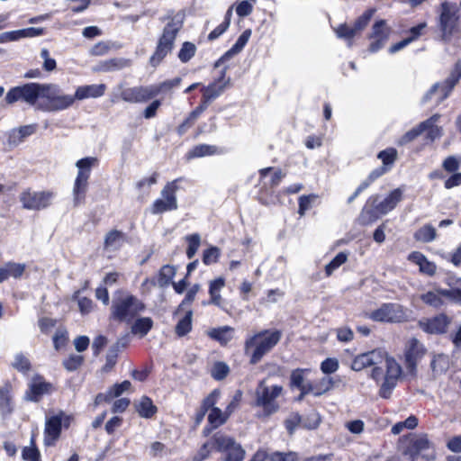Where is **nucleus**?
Wrapping results in <instances>:
<instances>
[{"mask_svg": "<svg viewBox=\"0 0 461 461\" xmlns=\"http://www.w3.org/2000/svg\"><path fill=\"white\" fill-rule=\"evenodd\" d=\"M84 357L80 355H70L64 362L65 368L68 371L77 370L83 363Z\"/></svg>", "mask_w": 461, "mask_h": 461, "instance_id": "obj_63", "label": "nucleus"}, {"mask_svg": "<svg viewBox=\"0 0 461 461\" xmlns=\"http://www.w3.org/2000/svg\"><path fill=\"white\" fill-rule=\"evenodd\" d=\"M192 315L191 310H188L185 316L180 319L176 326V332L178 336L182 337L186 335L192 329Z\"/></svg>", "mask_w": 461, "mask_h": 461, "instance_id": "obj_44", "label": "nucleus"}, {"mask_svg": "<svg viewBox=\"0 0 461 461\" xmlns=\"http://www.w3.org/2000/svg\"><path fill=\"white\" fill-rule=\"evenodd\" d=\"M348 259V255L344 252L339 253L326 267L325 273L330 276L336 269L343 265Z\"/></svg>", "mask_w": 461, "mask_h": 461, "instance_id": "obj_53", "label": "nucleus"}, {"mask_svg": "<svg viewBox=\"0 0 461 461\" xmlns=\"http://www.w3.org/2000/svg\"><path fill=\"white\" fill-rule=\"evenodd\" d=\"M181 83V77H176L173 79L163 81L157 85H150L152 88V92L154 93V97L157 96L160 93L170 91L171 89L178 86Z\"/></svg>", "mask_w": 461, "mask_h": 461, "instance_id": "obj_43", "label": "nucleus"}, {"mask_svg": "<svg viewBox=\"0 0 461 461\" xmlns=\"http://www.w3.org/2000/svg\"><path fill=\"white\" fill-rule=\"evenodd\" d=\"M461 166V155L448 156L442 163V167L448 173H456Z\"/></svg>", "mask_w": 461, "mask_h": 461, "instance_id": "obj_51", "label": "nucleus"}, {"mask_svg": "<svg viewBox=\"0 0 461 461\" xmlns=\"http://www.w3.org/2000/svg\"><path fill=\"white\" fill-rule=\"evenodd\" d=\"M321 423V417L319 413L312 411L309 413L303 420H302V426L308 429H316Z\"/></svg>", "mask_w": 461, "mask_h": 461, "instance_id": "obj_59", "label": "nucleus"}, {"mask_svg": "<svg viewBox=\"0 0 461 461\" xmlns=\"http://www.w3.org/2000/svg\"><path fill=\"white\" fill-rule=\"evenodd\" d=\"M124 234L117 230L109 231L104 239V249L106 251H115L124 243Z\"/></svg>", "mask_w": 461, "mask_h": 461, "instance_id": "obj_32", "label": "nucleus"}, {"mask_svg": "<svg viewBox=\"0 0 461 461\" xmlns=\"http://www.w3.org/2000/svg\"><path fill=\"white\" fill-rule=\"evenodd\" d=\"M317 198L316 194L302 195L299 198V210L298 213L303 216L305 212L311 209L312 203Z\"/></svg>", "mask_w": 461, "mask_h": 461, "instance_id": "obj_58", "label": "nucleus"}, {"mask_svg": "<svg viewBox=\"0 0 461 461\" xmlns=\"http://www.w3.org/2000/svg\"><path fill=\"white\" fill-rule=\"evenodd\" d=\"M176 275V268L172 266H163L159 271V283L161 285H167Z\"/></svg>", "mask_w": 461, "mask_h": 461, "instance_id": "obj_57", "label": "nucleus"}, {"mask_svg": "<svg viewBox=\"0 0 461 461\" xmlns=\"http://www.w3.org/2000/svg\"><path fill=\"white\" fill-rule=\"evenodd\" d=\"M14 411L13 387L10 383L0 386V411L3 416L9 415Z\"/></svg>", "mask_w": 461, "mask_h": 461, "instance_id": "obj_27", "label": "nucleus"}, {"mask_svg": "<svg viewBox=\"0 0 461 461\" xmlns=\"http://www.w3.org/2000/svg\"><path fill=\"white\" fill-rule=\"evenodd\" d=\"M430 365L435 375H441L449 368L450 362L447 355L438 354L434 356Z\"/></svg>", "mask_w": 461, "mask_h": 461, "instance_id": "obj_42", "label": "nucleus"}, {"mask_svg": "<svg viewBox=\"0 0 461 461\" xmlns=\"http://www.w3.org/2000/svg\"><path fill=\"white\" fill-rule=\"evenodd\" d=\"M370 366H373L371 378L380 383L379 395L389 398L402 375L401 366L380 348L357 356L351 364V368L355 371Z\"/></svg>", "mask_w": 461, "mask_h": 461, "instance_id": "obj_1", "label": "nucleus"}, {"mask_svg": "<svg viewBox=\"0 0 461 461\" xmlns=\"http://www.w3.org/2000/svg\"><path fill=\"white\" fill-rule=\"evenodd\" d=\"M75 95H65L59 86L56 84H43L41 100L39 101L38 110L43 112H57L71 107Z\"/></svg>", "mask_w": 461, "mask_h": 461, "instance_id": "obj_7", "label": "nucleus"}, {"mask_svg": "<svg viewBox=\"0 0 461 461\" xmlns=\"http://www.w3.org/2000/svg\"><path fill=\"white\" fill-rule=\"evenodd\" d=\"M26 266L22 263L16 262H7L2 267H0V283L7 280L10 277L19 278L21 277L24 271Z\"/></svg>", "mask_w": 461, "mask_h": 461, "instance_id": "obj_30", "label": "nucleus"}, {"mask_svg": "<svg viewBox=\"0 0 461 461\" xmlns=\"http://www.w3.org/2000/svg\"><path fill=\"white\" fill-rule=\"evenodd\" d=\"M97 163L98 159L95 157H86L77 161L76 167H77V175L72 190L75 206L85 202L91 170L93 167L97 165Z\"/></svg>", "mask_w": 461, "mask_h": 461, "instance_id": "obj_8", "label": "nucleus"}, {"mask_svg": "<svg viewBox=\"0 0 461 461\" xmlns=\"http://www.w3.org/2000/svg\"><path fill=\"white\" fill-rule=\"evenodd\" d=\"M333 386V380L330 377L324 376L321 379L308 383L306 388L303 389V393H312L314 396H321L325 393L329 392Z\"/></svg>", "mask_w": 461, "mask_h": 461, "instance_id": "obj_29", "label": "nucleus"}, {"mask_svg": "<svg viewBox=\"0 0 461 461\" xmlns=\"http://www.w3.org/2000/svg\"><path fill=\"white\" fill-rule=\"evenodd\" d=\"M225 75L226 71L222 70L219 78L215 79L207 86L202 87V103L205 104L207 107L210 103L219 97L230 85V78H227Z\"/></svg>", "mask_w": 461, "mask_h": 461, "instance_id": "obj_19", "label": "nucleus"}, {"mask_svg": "<svg viewBox=\"0 0 461 461\" xmlns=\"http://www.w3.org/2000/svg\"><path fill=\"white\" fill-rule=\"evenodd\" d=\"M439 117V114H434L423 122H428V124L423 128V132H427V138L431 141L435 140L442 135V128L437 125Z\"/></svg>", "mask_w": 461, "mask_h": 461, "instance_id": "obj_35", "label": "nucleus"}, {"mask_svg": "<svg viewBox=\"0 0 461 461\" xmlns=\"http://www.w3.org/2000/svg\"><path fill=\"white\" fill-rule=\"evenodd\" d=\"M70 420L71 416L62 411L53 415H47L44 429V444L46 446L54 445L60 436L62 426L68 427Z\"/></svg>", "mask_w": 461, "mask_h": 461, "instance_id": "obj_13", "label": "nucleus"}, {"mask_svg": "<svg viewBox=\"0 0 461 461\" xmlns=\"http://www.w3.org/2000/svg\"><path fill=\"white\" fill-rule=\"evenodd\" d=\"M220 255L221 251L217 247H211L203 251V262L207 266L212 265L217 262Z\"/></svg>", "mask_w": 461, "mask_h": 461, "instance_id": "obj_60", "label": "nucleus"}, {"mask_svg": "<svg viewBox=\"0 0 461 461\" xmlns=\"http://www.w3.org/2000/svg\"><path fill=\"white\" fill-rule=\"evenodd\" d=\"M214 447L219 452H226L224 461H242L246 452L240 444L231 437L217 433L212 438Z\"/></svg>", "mask_w": 461, "mask_h": 461, "instance_id": "obj_14", "label": "nucleus"}, {"mask_svg": "<svg viewBox=\"0 0 461 461\" xmlns=\"http://www.w3.org/2000/svg\"><path fill=\"white\" fill-rule=\"evenodd\" d=\"M377 157L382 160L383 167H387L394 163L397 157V151L393 148L386 149L380 151Z\"/></svg>", "mask_w": 461, "mask_h": 461, "instance_id": "obj_54", "label": "nucleus"}, {"mask_svg": "<svg viewBox=\"0 0 461 461\" xmlns=\"http://www.w3.org/2000/svg\"><path fill=\"white\" fill-rule=\"evenodd\" d=\"M177 179L168 182L161 190L160 197L156 199L150 206L152 214H161L166 212L176 211L178 208L176 192L178 190Z\"/></svg>", "mask_w": 461, "mask_h": 461, "instance_id": "obj_10", "label": "nucleus"}, {"mask_svg": "<svg viewBox=\"0 0 461 461\" xmlns=\"http://www.w3.org/2000/svg\"><path fill=\"white\" fill-rule=\"evenodd\" d=\"M408 259L419 266L420 272L428 276H433L436 273V265L428 260V258L420 252L414 251L408 256Z\"/></svg>", "mask_w": 461, "mask_h": 461, "instance_id": "obj_28", "label": "nucleus"}, {"mask_svg": "<svg viewBox=\"0 0 461 461\" xmlns=\"http://www.w3.org/2000/svg\"><path fill=\"white\" fill-rule=\"evenodd\" d=\"M405 454L410 456L411 461H419L420 458L430 461L435 458V447L429 440L427 435H420L413 438Z\"/></svg>", "mask_w": 461, "mask_h": 461, "instance_id": "obj_16", "label": "nucleus"}, {"mask_svg": "<svg viewBox=\"0 0 461 461\" xmlns=\"http://www.w3.org/2000/svg\"><path fill=\"white\" fill-rule=\"evenodd\" d=\"M333 30L339 39L344 40L347 42L348 47L353 45V39L357 34L353 26L341 23Z\"/></svg>", "mask_w": 461, "mask_h": 461, "instance_id": "obj_37", "label": "nucleus"}, {"mask_svg": "<svg viewBox=\"0 0 461 461\" xmlns=\"http://www.w3.org/2000/svg\"><path fill=\"white\" fill-rule=\"evenodd\" d=\"M138 413L142 418H151L157 412V407L150 398L143 396L136 405Z\"/></svg>", "mask_w": 461, "mask_h": 461, "instance_id": "obj_38", "label": "nucleus"}, {"mask_svg": "<svg viewBox=\"0 0 461 461\" xmlns=\"http://www.w3.org/2000/svg\"><path fill=\"white\" fill-rule=\"evenodd\" d=\"M220 396V392L217 390L212 391L203 402L202 404V417H203L208 410L216 408L214 405Z\"/></svg>", "mask_w": 461, "mask_h": 461, "instance_id": "obj_56", "label": "nucleus"}, {"mask_svg": "<svg viewBox=\"0 0 461 461\" xmlns=\"http://www.w3.org/2000/svg\"><path fill=\"white\" fill-rule=\"evenodd\" d=\"M459 8L456 4L444 2L441 4L439 26L444 40H447L457 29Z\"/></svg>", "mask_w": 461, "mask_h": 461, "instance_id": "obj_15", "label": "nucleus"}, {"mask_svg": "<svg viewBox=\"0 0 461 461\" xmlns=\"http://www.w3.org/2000/svg\"><path fill=\"white\" fill-rule=\"evenodd\" d=\"M310 369L297 368L291 374V385L300 389V391H302V394H304L303 389L308 385V383L304 384L303 381L305 373H308Z\"/></svg>", "mask_w": 461, "mask_h": 461, "instance_id": "obj_46", "label": "nucleus"}, {"mask_svg": "<svg viewBox=\"0 0 461 461\" xmlns=\"http://www.w3.org/2000/svg\"><path fill=\"white\" fill-rule=\"evenodd\" d=\"M268 174H271L269 182L264 183V185H268L270 187L277 186L285 176L281 169L274 167H265L259 170L260 179L263 180L268 176Z\"/></svg>", "mask_w": 461, "mask_h": 461, "instance_id": "obj_36", "label": "nucleus"}, {"mask_svg": "<svg viewBox=\"0 0 461 461\" xmlns=\"http://www.w3.org/2000/svg\"><path fill=\"white\" fill-rule=\"evenodd\" d=\"M12 365L17 371L23 374H26L31 369L30 360L22 353L15 355Z\"/></svg>", "mask_w": 461, "mask_h": 461, "instance_id": "obj_52", "label": "nucleus"}, {"mask_svg": "<svg viewBox=\"0 0 461 461\" xmlns=\"http://www.w3.org/2000/svg\"><path fill=\"white\" fill-rule=\"evenodd\" d=\"M404 188L393 189L383 201L377 203L378 196H371L367 203L373 209L364 208L361 212V219L364 223L375 221L380 215H385L393 211L403 198Z\"/></svg>", "mask_w": 461, "mask_h": 461, "instance_id": "obj_6", "label": "nucleus"}, {"mask_svg": "<svg viewBox=\"0 0 461 461\" xmlns=\"http://www.w3.org/2000/svg\"><path fill=\"white\" fill-rule=\"evenodd\" d=\"M375 12V9L370 8L367 9L363 13L362 15H360L354 23L353 27L354 30L357 32V33H359L362 32L369 23L371 18L373 17L374 14Z\"/></svg>", "mask_w": 461, "mask_h": 461, "instance_id": "obj_48", "label": "nucleus"}, {"mask_svg": "<svg viewBox=\"0 0 461 461\" xmlns=\"http://www.w3.org/2000/svg\"><path fill=\"white\" fill-rule=\"evenodd\" d=\"M221 153L220 149L214 145L199 144L194 146L187 153L188 158H203L205 156H212Z\"/></svg>", "mask_w": 461, "mask_h": 461, "instance_id": "obj_34", "label": "nucleus"}, {"mask_svg": "<svg viewBox=\"0 0 461 461\" xmlns=\"http://www.w3.org/2000/svg\"><path fill=\"white\" fill-rule=\"evenodd\" d=\"M450 319L445 314H438L432 318H423L419 321L420 328L429 334H442L447 331Z\"/></svg>", "mask_w": 461, "mask_h": 461, "instance_id": "obj_21", "label": "nucleus"}, {"mask_svg": "<svg viewBox=\"0 0 461 461\" xmlns=\"http://www.w3.org/2000/svg\"><path fill=\"white\" fill-rule=\"evenodd\" d=\"M420 299L426 304L438 308L443 305L446 301H453V288L429 291L421 294Z\"/></svg>", "mask_w": 461, "mask_h": 461, "instance_id": "obj_23", "label": "nucleus"}, {"mask_svg": "<svg viewBox=\"0 0 461 461\" xmlns=\"http://www.w3.org/2000/svg\"><path fill=\"white\" fill-rule=\"evenodd\" d=\"M281 336L279 330H266L248 339L245 342V351L250 355V363H258L279 342Z\"/></svg>", "mask_w": 461, "mask_h": 461, "instance_id": "obj_3", "label": "nucleus"}, {"mask_svg": "<svg viewBox=\"0 0 461 461\" xmlns=\"http://www.w3.org/2000/svg\"><path fill=\"white\" fill-rule=\"evenodd\" d=\"M225 285V280L223 277H218L210 282L209 294L211 296V303L215 305H220L221 302V290Z\"/></svg>", "mask_w": 461, "mask_h": 461, "instance_id": "obj_40", "label": "nucleus"}, {"mask_svg": "<svg viewBox=\"0 0 461 461\" xmlns=\"http://www.w3.org/2000/svg\"><path fill=\"white\" fill-rule=\"evenodd\" d=\"M234 329L230 326L212 329L208 335L212 339L219 341L221 345L227 344L233 338Z\"/></svg>", "mask_w": 461, "mask_h": 461, "instance_id": "obj_33", "label": "nucleus"}, {"mask_svg": "<svg viewBox=\"0 0 461 461\" xmlns=\"http://www.w3.org/2000/svg\"><path fill=\"white\" fill-rule=\"evenodd\" d=\"M428 124V122H420L418 126L412 128L408 131L405 134H403L398 140V145L403 146L413 140H415L419 135L423 132V128Z\"/></svg>", "mask_w": 461, "mask_h": 461, "instance_id": "obj_47", "label": "nucleus"}, {"mask_svg": "<svg viewBox=\"0 0 461 461\" xmlns=\"http://www.w3.org/2000/svg\"><path fill=\"white\" fill-rule=\"evenodd\" d=\"M55 197L56 193L51 190L33 191L27 189L21 193L19 199L24 209L41 211L50 206Z\"/></svg>", "mask_w": 461, "mask_h": 461, "instance_id": "obj_11", "label": "nucleus"}, {"mask_svg": "<svg viewBox=\"0 0 461 461\" xmlns=\"http://www.w3.org/2000/svg\"><path fill=\"white\" fill-rule=\"evenodd\" d=\"M185 240L188 243V247L186 249V256L189 259L193 258L196 254L200 244H201V237L198 233H194L185 237Z\"/></svg>", "mask_w": 461, "mask_h": 461, "instance_id": "obj_49", "label": "nucleus"}, {"mask_svg": "<svg viewBox=\"0 0 461 461\" xmlns=\"http://www.w3.org/2000/svg\"><path fill=\"white\" fill-rule=\"evenodd\" d=\"M436 237H437L436 229L430 224H426V225L420 227L414 233V239L417 241H420L423 243L431 242L436 239Z\"/></svg>", "mask_w": 461, "mask_h": 461, "instance_id": "obj_41", "label": "nucleus"}, {"mask_svg": "<svg viewBox=\"0 0 461 461\" xmlns=\"http://www.w3.org/2000/svg\"><path fill=\"white\" fill-rule=\"evenodd\" d=\"M55 391L52 384L47 382L42 376L35 375L29 383L24 398L30 402H39L44 395H50Z\"/></svg>", "mask_w": 461, "mask_h": 461, "instance_id": "obj_18", "label": "nucleus"}, {"mask_svg": "<svg viewBox=\"0 0 461 461\" xmlns=\"http://www.w3.org/2000/svg\"><path fill=\"white\" fill-rule=\"evenodd\" d=\"M36 124H29L13 129L8 134L9 145L14 147L18 146L23 142L27 137L32 135L36 131Z\"/></svg>", "mask_w": 461, "mask_h": 461, "instance_id": "obj_26", "label": "nucleus"}, {"mask_svg": "<svg viewBox=\"0 0 461 461\" xmlns=\"http://www.w3.org/2000/svg\"><path fill=\"white\" fill-rule=\"evenodd\" d=\"M424 351L423 345L418 339H411L408 342L404 356L409 369L415 368L417 361L423 356Z\"/></svg>", "mask_w": 461, "mask_h": 461, "instance_id": "obj_24", "label": "nucleus"}, {"mask_svg": "<svg viewBox=\"0 0 461 461\" xmlns=\"http://www.w3.org/2000/svg\"><path fill=\"white\" fill-rule=\"evenodd\" d=\"M366 317L379 322H402L407 320L406 309L398 303H384L376 310L366 313Z\"/></svg>", "mask_w": 461, "mask_h": 461, "instance_id": "obj_12", "label": "nucleus"}, {"mask_svg": "<svg viewBox=\"0 0 461 461\" xmlns=\"http://www.w3.org/2000/svg\"><path fill=\"white\" fill-rule=\"evenodd\" d=\"M300 424H302V417L298 413L291 414L285 421V426L291 435Z\"/></svg>", "mask_w": 461, "mask_h": 461, "instance_id": "obj_64", "label": "nucleus"}, {"mask_svg": "<svg viewBox=\"0 0 461 461\" xmlns=\"http://www.w3.org/2000/svg\"><path fill=\"white\" fill-rule=\"evenodd\" d=\"M230 16H231V9L230 8L225 15V20L219 24L213 31H212L208 35L209 41H214L217 38H219L230 26Z\"/></svg>", "mask_w": 461, "mask_h": 461, "instance_id": "obj_50", "label": "nucleus"}, {"mask_svg": "<svg viewBox=\"0 0 461 461\" xmlns=\"http://www.w3.org/2000/svg\"><path fill=\"white\" fill-rule=\"evenodd\" d=\"M270 461H297L298 456L295 452H279L276 451L268 456Z\"/></svg>", "mask_w": 461, "mask_h": 461, "instance_id": "obj_61", "label": "nucleus"}, {"mask_svg": "<svg viewBox=\"0 0 461 461\" xmlns=\"http://www.w3.org/2000/svg\"><path fill=\"white\" fill-rule=\"evenodd\" d=\"M228 420V417L224 411L220 408H212L208 414V421L212 428H218L224 424Z\"/></svg>", "mask_w": 461, "mask_h": 461, "instance_id": "obj_45", "label": "nucleus"}, {"mask_svg": "<svg viewBox=\"0 0 461 461\" xmlns=\"http://www.w3.org/2000/svg\"><path fill=\"white\" fill-rule=\"evenodd\" d=\"M229 373V366L223 362H217L212 368V376L216 380H221Z\"/></svg>", "mask_w": 461, "mask_h": 461, "instance_id": "obj_62", "label": "nucleus"}, {"mask_svg": "<svg viewBox=\"0 0 461 461\" xmlns=\"http://www.w3.org/2000/svg\"><path fill=\"white\" fill-rule=\"evenodd\" d=\"M284 395V387L280 384H268L267 381L258 382L255 390V405L262 409L261 417H269L280 408L279 398Z\"/></svg>", "mask_w": 461, "mask_h": 461, "instance_id": "obj_5", "label": "nucleus"}, {"mask_svg": "<svg viewBox=\"0 0 461 461\" xmlns=\"http://www.w3.org/2000/svg\"><path fill=\"white\" fill-rule=\"evenodd\" d=\"M167 18L169 19V22L165 26L163 33L159 38L156 51L149 59V62L153 67H157L172 50L176 34L183 25L184 16L181 14L173 15V13L171 12L168 14Z\"/></svg>", "mask_w": 461, "mask_h": 461, "instance_id": "obj_4", "label": "nucleus"}, {"mask_svg": "<svg viewBox=\"0 0 461 461\" xmlns=\"http://www.w3.org/2000/svg\"><path fill=\"white\" fill-rule=\"evenodd\" d=\"M196 48L191 42H185L178 53V58L182 62L189 61L195 54Z\"/></svg>", "mask_w": 461, "mask_h": 461, "instance_id": "obj_55", "label": "nucleus"}, {"mask_svg": "<svg viewBox=\"0 0 461 461\" xmlns=\"http://www.w3.org/2000/svg\"><path fill=\"white\" fill-rule=\"evenodd\" d=\"M390 34V28L386 25L385 21L380 20L375 23L372 27V33L370 35L371 43L369 50L376 52L381 50L387 42Z\"/></svg>", "mask_w": 461, "mask_h": 461, "instance_id": "obj_20", "label": "nucleus"}, {"mask_svg": "<svg viewBox=\"0 0 461 461\" xmlns=\"http://www.w3.org/2000/svg\"><path fill=\"white\" fill-rule=\"evenodd\" d=\"M153 321L149 317H142L136 319L133 325L131 326V332L140 337L146 336L149 331L152 329Z\"/></svg>", "mask_w": 461, "mask_h": 461, "instance_id": "obj_39", "label": "nucleus"}, {"mask_svg": "<svg viewBox=\"0 0 461 461\" xmlns=\"http://www.w3.org/2000/svg\"><path fill=\"white\" fill-rule=\"evenodd\" d=\"M250 35H251V30H249V29L245 30L240 35V37L238 38L235 44L219 59V61L216 63V66L218 65L219 62L228 60L230 58H232L233 56L240 53L243 50V48L245 47L247 42L249 41Z\"/></svg>", "mask_w": 461, "mask_h": 461, "instance_id": "obj_31", "label": "nucleus"}, {"mask_svg": "<svg viewBox=\"0 0 461 461\" xmlns=\"http://www.w3.org/2000/svg\"><path fill=\"white\" fill-rule=\"evenodd\" d=\"M121 96L128 103H144L154 97L151 86L129 87L122 91Z\"/></svg>", "mask_w": 461, "mask_h": 461, "instance_id": "obj_22", "label": "nucleus"}, {"mask_svg": "<svg viewBox=\"0 0 461 461\" xmlns=\"http://www.w3.org/2000/svg\"><path fill=\"white\" fill-rule=\"evenodd\" d=\"M106 86L104 84L85 85L76 89L75 100L82 101L88 98H98L104 95Z\"/></svg>", "mask_w": 461, "mask_h": 461, "instance_id": "obj_25", "label": "nucleus"}, {"mask_svg": "<svg viewBox=\"0 0 461 461\" xmlns=\"http://www.w3.org/2000/svg\"><path fill=\"white\" fill-rule=\"evenodd\" d=\"M461 78V60H458L454 68L452 69L449 77L441 84H435L430 90L425 95L424 101H427L431 98V95L434 94H438V101H443L446 99L449 94L451 93L454 86L457 84L459 79Z\"/></svg>", "mask_w": 461, "mask_h": 461, "instance_id": "obj_17", "label": "nucleus"}, {"mask_svg": "<svg viewBox=\"0 0 461 461\" xmlns=\"http://www.w3.org/2000/svg\"><path fill=\"white\" fill-rule=\"evenodd\" d=\"M42 90L43 84L40 83H27L23 86H14L7 92L5 102L8 104H13L18 101H23L38 109L39 101L41 100Z\"/></svg>", "mask_w": 461, "mask_h": 461, "instance_id": "obj_9", "label": "nucleus"}, {"mask_svg": "<svg viewBox=\"0 0 461 461\" xmlns=\"http://www.w3.org/2000/svg\"><path fill=\"white\" fill-rule=\"evenodd\" d=\"M145 308L144 303L138 297L118 290L112 302L111 315L116 321L131 323Z\"/></svg>", "mask_w": 461, "mask_h": 461, "instance_id": "obj_2", "label": "nucleus"}]
</instances>
